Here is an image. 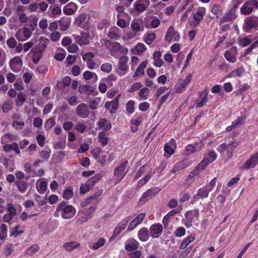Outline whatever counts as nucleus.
Returning a JSON list of instances; mask_svg holds the SVG:
<instances>
[{
    "instance_id": "nucleus-1",
    "label": "nucleus",
    "mask_w": 258,
    "mask_h": 258,
    "mask_svg": "<svg viewBox=\"0 0 258 258\" xmlns=\"http://www.w3.org/2000/svg\"><path fill=\"white\" fill-rule=\"evenodd\" d=\"M76 214V209L68 203L62 201L59 203L56 207L54 216L58 217L59 215L64 219H70L73 218Z\"/></svg>"
},
{
    "instance_id": "nucleus-2",
    "label": "nucleus",
    "mask_w": 258,
    "mask_h": 258,
    "mask_svg": "<svg viewBox=\"0 0 258 258\" xmlns=\"http://www.w3.org/2000/svg\"><path fill=\"white\" fill-rule=\"evenodd\" d=\"M238 146V143L237 142L232 140L228 143L224 142L220 144L217 147V150L226 158L228 160L232 157L233 153Z\"/></svg>"
},
{
    "instance_id": "nucleus-3",
    "label": "nucleus",
    "mask_w": 258,
    "mask_h": 258,
    "mask_svg": "<svg viewBox=\"0 0 258 258\" xmlns=\"http://www.w3.org/2000/svg\"><path fill=\"white\" fill-rule=\"evenodd\" d=\"M128 163V161L126 159H121L119 164L114 168L113 175L116 178L117 182H120L126 175L128 170L125 171V169Z\"/></svg>"
},
{
    "instance_id": "nucleus-4",
    "label": "nucleus",
    "mask_w": 258,
    "mask_h": 258,
    "mask_svg": "<svg viewBox=\"0 0 258 258\" xmlns=\"http://www.w3.org/2000/svg\"><path fill=\"white\" fill-rule=\"evenodd\" d=\"M206 13L205 7H199L196 12L192 14V21L190 22V26L196 27L200 25Z\"/></svg>"
},
{
    "instance_id": "nucleus-5",
    "label": "nucleus",
    "mask_w": 258,
    "mask_h": 258,
    "mask_svg": "<svg viewBox=\"0 0 258 258\" xmlns=\"http://www.w3.org/2000/svg\"><path fill=\"white\" fill-rule=\"evenodd\" d=\"M161 188L159 187H154L148 189L145 192L139 199L138 205L140 206L144 205L149 199H152L159 193Z\"/></svg>"
},
{
    "instance_id": "nucleus-6",
    "label": "nucleus",
    "mask_w": 258,
    "mask_h": 258,
    "mask_svg": "<svg viewBox=\"0 0 258 258\" xmlns=\"http://www.w3.org/2000/svg\"><path fill=\"white\" fill-rule=\"evenodd\" d=\"M131 219L132 217L129 216L126 217L120 221L114 228L113 234L110 237L109 241L112 240L114 238L119 235V234L126 228L127 225Z\"/></svg>"
},
{
    "instance_id": "nucleus-7",
    "label": "nucleus",
    "mask_w": 258,
    "mask_h": 258,
    "mask_svg": "<svg viewBox=\"0 0 258 258\" xmlns=\"http://www.w3.org/2000/svg\"><path fill=\"white\" fill-rule=\"evenodd\" d=\"M49 43V40L46 38L40 37L39 39L38 43L33 47L31 49V52L33 53H37L42 54Z\"/></svg>"
},
{
    "instance_id": "nucleus-8",
    "label": "nucleus",
    "mask_w": 258,
    "mask_h": 258,
    "mask_svg": "<svg viewBox=\"0 0 258 258\" xmlns=\"http://www.w3.org/2000/svg\"><path fill=\"white\" fill-rule=\"evenodd\" d=\"M192 75L188 74L185 79L180 78L175 86V91L177 93H181L186 90L187 84L191 81Z\"/></svg>"
},
{
    "instance_id": "nucleus-9",
    "label": "nucleus",
    "mask_w": 258,
    "mask_h": 258,
    "mask_svg": "<svg viewBox=\"0 0 258 258\" xmlns=\"http://www.w3.org/2000/svg\"><path fill=\"white\" fill-rule=\"evenodd\" d=\"M128 57L124 55L120 57L118 62V70L117 73L120 76L125 75L128 71L129 68L127 66Z\"/></svg>"
},
{
    "instance_id": "nucleus-10",
    "label": "nucleus",
    "mask_w": 258,
    "mask_h": 258,
    "mask_svg": "<svg viewBox=\"0 0 258 258\" xmlns=\"http://www.w3.org/2000/svg\"><path fill=\"white\" fill-rule=\"evenodd\" d=\"M185 219H183L182 223L186 228H190L192 225V222L194 218H198L199 217V212L198 210L188 211L184 214Z\"/></svg>"
},
{
    "instance_id": "nucleus-11",
    "label": "nucleus",
    "mask_w": 258,
    "mask_h": 258,
    "mask_svg": "<svg viewBox=\"0 0 258 258\" xmlns=\"http://www.w3.org/2000/svg\"><path fill=\"white\" fill-rule=\"evenodd\" d=\"M180 38L178 32L174 29L173 26L170 25L166 33L165 41L167 42H171L172 40L177 42L179 41Z\"/></svg>"
},
{
    "instance_id": "nucleus-12",
    "label": "nucleus",
    "mask_w": 258,
    "mask_h": 258,
    "mask_svg": "<svg viewBox=\"0 0 258 258\" xmlns=\"http://www.w3.org/2000/svg\"><path fill=\"white\" fill-rule=\"evenodd\" d=\"M211 191V190L206 185L200 188L197 194L193 196L191 203L194 204L198 202L199 199L207 198Z\"/></svg>"
},
{
    "instance_id": "nucleus-13",
    "label": "nucleus",
    "mask_w": 258,
    "mask_h": 258,
    "mask_svg": "<svg viewBox=\"0 0 258 258\" xmlns=\"http://www.w3.org/2000/svg\"><path fill=\"white\" fill-rule=\"evenodd\" d=\"M237 5H234L232 8L220 20V24L232 21L237 17Z\"/></svg>"
},
{
    "instance_id": "nucleus-14",
    "label": "nucleus",
    "mask_w": 258,
    "mask_h": 258,
    "mask_svg": "<svg viewBox=\"0 0 258 258\" xmlns=\"http://www.w3.org/2000/svg\"><path fill=\"white\" fill-rule=\"evenodd\" d=\"M143 20L140 19H134L131 22V28L135 35H138L145 30Z\"/></svg>"
},
{
    "instance_id": "nucleus-15",
    "label": "nucleus",
    "mask_w": 258,
    "mask_h": 258,
    "mask_svg": "<svg viewBox=\"0 0 258 258\" xmlns=\"http://www.w3.org/2000/svg\"><path fill=\"white\" fill-rule=\"evenodd\" d=\"M75 41L80 46L89 44L90 34L86 32H81V35H73Z\"/></svg>"
},
{
    "instance_id": "nucleus-16",
    "label": "nucleus",
    "mask_w": 258,
    "mask_h": 258,
    "mask_svg": "<svg viewBox=\"0 0 258 258\" xmlns=\"http://www.w3.org/2000/svg\"><path fill=\"white\" fill-rule=\"evenodd\" d=\"M163 230V226L160 223L153 224L149 228L150 234L153 238H159L162 235Z\"/></svg>"
},
{
    "instance_id": "nucleus-17",
    "label": "nucleus",
    "mask_w": 258,
    "mask_h": 258,
    "mask_svg": "<svg viewBox=\"0 0 258 258\" xmlns=\"http://www.w3.org/2000/svg\"><path fill=\"white\" fill-rule=\"evenodd\" d=\"M76 113L81 118H87L90 115V111L87 104L82 103L79 104L76 108Z\"/></svg>"
},
{
    "instance_id": "nucleus-18",
    "label": "nucleus",
    "mask_w": 258,
    "mask_h": 258,
    "mask_svg": "<svg viewBox=\"0 0 258 258\" xmlns=\"http://www.w3.org/2000/svg\"><path fill=\"white\" fill-rule=\"evenodd\" d=\"M9 65L12 71L18 73L22 67V59L20 56H16L10 60Z\"/></svg>"
},
{
    "instance_id": "nucleus-19",
    "label": "nucleus",
    "mask_w": 258,
    "mask_h": 258,
    "mask_svg": "<svg viewBox=\"0 0 258 258\" xmlns=\"http://www.w3.org/2000/svg\"><path fill=\"white\" fill-rule=\"evenodd\" d=\"M258 163V152L255 154L252 155L249 159L246 160L242 165L243 169H249L253 168Z\"/></svg>"
},
{
    "instance_id": "nucleus-20",
    "label": "nucleus",
    "mask_w": 258,
    "mask_h": 258,
    "mask_svg": "<svg viewBox=\"0 0 258 258\" xmlns=\"http://www.w3.org/2000/svg\"><path fill=\"white\" fill-rule=\"evenodd\" d=\"M245 29L247 30L258 27V18L255 16H249L244 21Z\"/></svg>"
},
{
    "instance_id": "nucleus-21",
    "label": "nucleus",
    "mask_w": 258,
    "mask_h": 258,
    "mask_svg": "<svg viewBox=\"0 0 258 258\" xmlns=\"http://www.w3.org/2000/svg\"><path fill=\"white\" fill-rule=\"evenodd\" d=\"M246 117L245 115L238 117L236 119L232 122L231 125L227 126L226 130L227 132H230L233 130L241 126L245 123Z\"/></svg>"
},
{
    "instance_id": "nucleus-22",
    "label": "nucleus",
    "mask_w": 258,
    "mask_h": 258,
    "mask_svg": "<svg viewBox=\"0 0 258 258\" xmlns=\"http://www.w3.org/2000/svg\"><path fill=\"white\" fill-rule=\"evenodd\" d=\"M150 2L148 0L142 1L139 0L134 3V8L138 12L141 13L146 10L149 6Z\"/></svg>"
},
{
    "instance_id": "nucleus-23",
    "label": "nucleus",
    "mask_w": 258,
    "mask_h": 258,
    "mask_svg": "<svg viewBox=\"0 0 258 258\" xmlns=\"http://www.w3.org/2000/svg\"><path fill=\"white\" fill-rule=\"evenodd\" d=\"M150 236L149 230L147 227H142L138 231V237L141 241H148Z\"/></svg>"
},
{
    "instance_id": "nucleus-24",
    "label": "nucleus",
    "mask_w": 258,
    "mask_h": 258,
    "mask_svg": "<svg viewBox=\"0 0 258 258\" xmlns=\"http://www.w3.org/2000/svg\"><path fill=\"white\" fill-rule=\"evenodd\" d=\"M139 243L134 239H131L125 243V248L128 251H133L138 249Z\"/></svg>"
},
{
    "instance_id": "nucleus-25",
    "label": "nucleus",
    "mask_w": 258,
    "mask_h": 258,
    "mask_svg": "<svg viewBox=\"0 0 258 258\" xmlns=\"http://www.w3.org/2000/svg\"><path fill=\"white\" fill-rule=\"evenodd\" d=\"M60 29L64 31L69 29L71 23V18L69 17H63L58 21Z\"/></svg>"
},
{
    "instance_id": "nucleus-26",
    "label": "nucleus",
    "mask_w": 258,
    "mask_h": 258,
    "mask_svg": "<svg viewBox=\"0 0 258 258\" xmlns=\"http://www.w3.org/2000/svg\"><path fill=\"white\" fill-rule=\"evenodd\" d=\"M255 9L250 4L246 1L240 8V13L243 15H249L251 14Z\"/></svg>"
},
{
    "instance_id": "nucleus-27",
    "label": "nucleus",
    "mask_w": 258,
    "mask_h": 258,
    "mask_svg": "<svg viewBox=\"0 0 258 258\" xmlns=\"http://www.w3.org/2000/svg\"><path fill=\"white\" fill-rule=\"evenodd\" d=\"M3 151L6 153H9L11 150H13L15 153L18 155L20 154V150L18 144L14 142L11 144H6L3 146Z\"/></svg>"
},
{
    "instance_id": "nucleus-28",
    "label": "nucleus",
    "mask_w": 258,
    "mask_h": 258,
    "mask_svg": "<svg viewBox=\"0 0 258 258\" xmlns=\"http://www.w3.org/2000/svg\"><path fill=\"white\" fill-rule=\"evenodd\" d=\"M188 165L187 161L185 160L178 161L174 165L171 172L173 173H176L177 171L186 168Z\"/></svg>"
},
{
    "instance_id": "nucleus-29",
    "label": "nucleus",
    "mask_w": 258,
    "mask_h": 258,
    "mask_svg": "<svg viewBox=\"0 0 258 258\" xmlns=\"http://www.w3.org/2000/svg\"><path fill=\"white\" fill-rule=\"evenodd\" d=\"M195 239V235L191 234L187 237L183 238L179 245V248L181 249H185L191 242Z\"/></svg>"
},
{
    "instance_id": "nucleus-30",
    "label": "nucleus",
    "mask_w": 258,
    "mask_h": 258,
    "mask_svg": "<svg viewBox=\"0 0 258 258\" xmlns=\"http://www.w3.org/2000/svg\"><path fill=\"white\" fill-rule=\"evenodd\" d=\"M15 184L21 193L25 192L28 187V182L24 180H16L15 181Z\"/></svg>"
},
{
    "instance_id": "nucleus-31",
    "label": "nucleus",
    "mask_w": 258,
    "mask_h": 258,
    "mask_svg": "<svg viewBox=\"0 0 258 258\" xmlns=\"http://www.w3.org/2000/svg\"><path fill=\"white\" fill-rule=\"evenodd\" d=\"M121 48V45L119 42H113L111 43V46L109 48L110 54L115 57L116 54L119 52V49Z\"/></svg>"
},
{
    "instance_id": "nucleus-32",
    "label": "nucleus",
    "mask_w": 258,
    "mask_h": 258,
    "mask_svg": "<svg viewBox=\"0 0 258 258\" xmlns=\"http://www.w3.org/2000/svg\"><path fill=\"white\" fill-rule=\"evenodd\" d=\"M80 243L76 241L65 243L63 244L64 248L68 251H72L74 249L78 248L80 246Z\"/></svg>"
},
{
    "instance_id": "nucleus-33",
    "label": "nucleus",
    "mask_w": 258,
    "mask_h": 258,
    "mask_svg": "<svg viewBox=\"0 0 258 258\" xmlns=\"http://www.w3.org/2000/svg\"><path fill=\"white\" fill-rule=\"evenodd\" d=\"M98 142L102 146H105L108 142L109 139L104 132H100L98 134Z\"/></svg>"
},
{
    "instance_id": "nucleus-34",
    "label": "nucleus",
    "mask_w": 258,
    "mask_h": 258,
    "mask_svg": "<svg viewBox=\"0 0 258 258\" xmlns=\"http://www.w3.org/2000/svg\"><path fill=\"white\" fill-rule=\"evenodd\" d=\"M83 77L85 80H89L92 79L94 82H96L98 79V76L95 73L88 71H86L84 73Z\"/></svg>"
},
{
    "instance_id": "nucleus-35",
    "label": "nucleus",
    "mask_w": 258,
    "mask_h": 258,
    "mask_svg": "<svg viewBox=\"0 0 258 258\" xmlns=\"http://www.w3.org/2000/svg\"><path fill=\"white\" fill-rule=\"evenodd\" d=\"M106 242V240L104 238H100L98 241L95 242L92 246L89 245V247L91 249L97 250L100 247L105 245Z\"/></svg>"
},
{
    "instance_id": "nucleus-36",
    "label": "nucleus",
    "mask_w": 258,
    "mask_h": 258,
    "mask_svg": "<svg viewBox=\"0 0 258 258\" xmlns=\"http://www.w3.org/2000/svg\"><path fill=\"white\" fill-rule=\"evenodd\" d=\"M26 100V95L21 92H19L17 96V99L16 100V104L18 106H21L23 105L24 103Z\"/></svg>"
},
{
    "instance_id": "nucleus-37",
    "label": "nucleus",
    "mask_w": 258,
    "mask_h": 258,
    "mask_svg": "<svg viewBox=\"0 0 258 258\" xmlns=\"http://www.w3.org/2000/svg\"><path fill=\"white\" fill-rule=\"evenodd\" d=\"M155 174V171L154 170L152 172H150V174H147L145 177L142 178L138 182V186L139 187H142L145 184L149 181L151 179V177Z\"/></svg>"
},
{
    "instance_id": "nucleus-38",
    "label": "nucleus",
    "mask_w": 258,
    "mask_h": 258,
    "mask_svg": "<svg viewBox=\"0 0 258 258\" xmlns=\"http://www.w3.org/2000/svg\"><path fill=\"white\" fill-rule=\"evenodd\" d=\"M160 24V21L159 18L157 17H153V19L152 20L150 25L147 24L146 23L145 24V26L147 28H157Z\"/></svg>"
},
{
    "instance_id": "nucleus-39",
    "label": "nucleus",
    "mask_w": 258,
    "mask_h": 258,
    "mask_svg": "<svg viewBox=\"0 0 258 258\" xmlns=\"http://www.w3.org/2000/svg\"><path fill=\"white\" fill-rule=\"evenodd\" d=\"M244 72V69L243 67L239 68L231 72L228 77L230 78L241 77Z\"/></svg>"
},
{
    "instance_id": "nucleus-40",
    "label": "nucleus",
    "mask_w": 258,
    "mask_h": 258,
    "mask_svg": "<svg viewBox=\"0 0 258 258\" xmlns=\"http://www.w3.org/2000/svg\"><path fill=\"white\" fill-rule=\"evenodd\" d=\"M147 64V61L145 60L142 62V63L137 68L134 76H138L140 75H143L144 74V69L146 67Z\"/></svg>"
},
{
    "instance_id": "nucleus-41",
    "label": "nucleus",
    "mask_w": 258,
    "mask_h": 258,
    "mask_svg": "<svg viewBox=\"0 0 258 258\" xmlns=\"http://www.w3.org/2000/svg\"><path fill=\"white\" fill-rule=\"evenodd\" d=\"M78 91L81 94H89L93 92V88L88 85H81Z\"/></svg>"
},
{
    "instance_id": "nucleus-42",
    "label": "nucleus",
    "mask_w": 258,
    "mask_h": 258,
    "mask_svg": "<svg viewBox=\"0 0 258 258\" xmlns=\"http://www.w3.org/2000/svg\"><path fill=\"white\" fill-rule=\"evenodd\" d=\"M120 98V95H118L115 98L111 101V109L110 111L111 113H114L117 109L119 105V99Z\"/></svg>"
},
{
    "instance_id": "nucleus-43",
    "label": "nucleus",
    "mask_w": 258,
    "mask_h": 258,
    "mask_svg": "<svg viewBox=\"0 0 258 258\" xmlns=\"http://www.w3.org/2000/svg\"><path fill=\"white\" fill-rule=\"evenodd\" d=\"M102 192H97L94 194L93 195L90 196L86 200L87 203H91V201H94L96 204H98L100 201V196L102 194Z\"/></svg>"
},
{
    "instance_id": "nucleus-44",
    "label": "nucleus",
    "mask_w": 258,
    "mask_h": 258,
    "mask_svg": "<svg viewBox=\"0 0 258 258\" xmlns=\"http://www.w3.org/2000/svg\"><path fill=\"white\" fill-rule=\"evenodd\" d=\"M74 196L73 188L69 186L63 191L62 197L66 200H70Z\"/></svg>"
},
{
    "instance_id": "nucleus-45",
    "label": "nucleus",
    "mask_w": 258,
    "mask_h": 258,
    "mask_svg": "<svg viewBox=\"0 0 258 258\" xmlns=\"http://www.w3.org/2000/svg\"><path fill=\"white\" fill-rule=\"evenodd\" d=\"M222 7L218 5H214L212 9L211 13L216 16L218 18L222 15Z\"/></svg>"
},
{
    "instance_id": "nucleus-46",
    "label": "nucleus",
    "mask_w": 258,
    "mask_h": 258,
    "mask_svg": "<svg viewBox=\"0 0 258 258\" xmlns=\"http://www.w3.org/2000/svg\"><path fill=\"white\" fill-rule=\"evenodd\" d=\"M76 222L78 225H82L83 223L87 222L88 219L82 213L79 212L78 215L76 217Z\"/></svg>"
},
{
    "instance_id": "nucleus-47",
    "label": "nucleus",
    "mask_w": 258,
    "mask_h": 258,
    "mask_svg": "<svg viewBox=\"0 0 258 258\" xmlns=\"http://www.w3.org/2000/svg\"><path fill=\"white\" fill-rule=\"evenodd\" d=\"M156 37V34L154 33H147L145 36L144 41L148 45H150L155 40Z\"/></svg>"
},
{
    "instance_id": "nucleus-48",
    "label": "nucleus",
    "mask_w": 258,
    "mask_h": 258,
    "mask_svg": "<svg viewBox=\"0 0 258 258\" xmlns=\"http://www.w3.org/2000/svg\"><path fill=\"white\" fill-rule=\"evenodd\" d=\"M203 170L197 166L188 175L187 179H191L198 176Z\"/></svg>"
},
{
    "instance_id": "nucleus-49",
    "label": "nucleus",
    "mask_w": 258,
    "mask_h": 258,
    "mask_svg": "<svg viewBox=\"0 0 258 258\" xmlns=\"http://www.w3.org/2000/svg\"><path fill=\"white\" fill-rule=\"evenodd\" d=\"M13 107V104L10 101H5L1 106L3 112L5 113H8Z\"/></svg>"
},
{
    "instance_id": "nucleus-50",
    "label": "nucleus",
    "mask_w": 258,
    "mask_h": 258,
    "mask_svg": "<svg viewBox=\"0 0 258 258\" xmlns=\"http://www.w3.org/2000/svg\"><path fill=\"white\" fill-rule=\"evenodd\" d=\"M208 96H207V94H206L201 100H197L196 101V107L200 108L204 106L208 101Z\"/></svg>"
},
{
    "instance_id": "nucleus-51",
    "label": "nucleus",
    "mask_w": 258,
    "mask_h": 258,
    "mask_svg": "<svg viewBox=\"0 0 258 258\" xmlns=\"http://www.w3.org/2000/svg\"><path fill=\"white\" fill-rule=\"evenodd\" d=\"M99 127L103 128L104 131H107L111 128V125L107 124V120L106 118H102L99 121Z\"/></svg>"
},
{
    "instance_id": "nucleus-52",
    "label": "nucleus",
    "mask_w": 258,
    "mask_h": 258,
    "mask_svg": "<svg viewBox=\"0 0 258 258\" xmlns=\"http://www.w3.org/2000/svg\"><path fill=\"white\" fill-rule=\"evenodd\" d=\"M19 225H16L14 227L11 229L10 232L11 235H14L15 237H17L19 235L24 233L23 230H19Z\"/></svg>"
},
{
    "instance_id": "nucleus-53",
    "label": "nucleus",
    "mask_w": 258,
    "mask_h": 258,
    "mask_svg": "<svg viewBox=\"0 0 258 258\" xmlns=\"http://www.w3.org/2000/svg\"><path fill=\"white\" fill-rule=\"evenodd\" d=\"M31 34L32 31L30 29L27 27H25L23 30V35L25 38L24 39H20L17 36V34L16 35V38L19 41H24L29 39L31 37Z\"/></svg>"
},
{
    "instance_id": "nucleus-54",
    "label": "nucleus",
    "mask_w": 258,
    "mask_h": 258,
    "mask_svg": "<svg viewBox=\"0 0 258 258\" xmlns=\"http://www.w3.org/2000/svg\"><path fill=\"white\" fill-rule=\"evenodd\" d=\"M117 29L118 28L117 27L110 29L108 32L107 36L110 39L117 40L119 36L116 32L115 30Z\"/></svg>"
},
{
    "instance_id": "nucleus-55",
    "label": "nucleus",
    "mask_w": 258,
    "mask_h": 258,
    "mask_svg": "<svg viewBox=\"0 0 258 258\" xmlns=\"http://www.w3.org/2000/svg\"><path fill=\"white\" fill-rule=\"evenodd\" d=\"M186 233V230L183 227H179L175 229L174 235L177 237L183 236Z\"/></svg>"
},
{
    "instance_id": "nucleus-56",
    "label": "nucleus",
    "mask_w": 258,
    "mask_h": 258,
    "mask_svg": "<svg viewBox=\"0 0 258 258\" xmlns=\"http://www.w3.org/2000/svg\"><path fill=\"white\" fill-rule=\"evenodd\" d=\"M87 18L86 14H80L75 20V24L77 26H80L81 24L85 21Z\"/></svg>"
},
{
    "instance_id": "nucleus-57",
    "label": "nucleus",
    "mask_w": 258,
    "mask_h": 258,
    "mask_svg": "<svg viewBox=\"0 0 258 258\" xmlns=\"http://www.w3.org/2000/svg\"><path fill=\"white\" fill-rule=\"evenodd\" d=\"M135 102L133 100H130L126 104V110L128 114H132L135 111Z\"/></svg>"
},
{
    "instance_id": "nucleus-58",
    "label": "nucleus",
    "mask_w": 258,
    "mask_h": 258,
    "mask_svg": "<svg viewBox=\"0 0 258 258\" xmlns=\"http://www.w3.org/2000/svg\"><path fill=\"white\" fill-rule=\"evenodd\" d=\"M7 237V226L3 224L1 227L0 231V239L2 240H5Z\"/></svg>"
},
{
    "instance_id": "nucleus-59",
    "label": "nucleus",
    "mask_w": 258,
    "mask_h": 258,
    "mask_svg": "<svg viewBox=\"0 0 258 258\" xmlns=\"http://www.w3.org/2000/svg\"><path fill=\"white\" fill-rule=\"evenodd\" d=\"M224 55L226 59L230 62L234 63L236 61V57L229 51H226Z\"/></svg>"
},
{
    "instance_id": "nucleus-60",
    "label": "nucleus",
    "mask_w": 258,
    "mask_h": 258,
    "mask_svg": "<svg viewBox=\"0 0 258 258\" xmlns=\"http://www.w3.org/2000/svg\"><path fill=\"white\" fill-rule=\"evenodd\" d=\"M210 163V159L205 158L198 164L197 166H198V167H199L200 169L204 170Z\"/></svg>"
},
{
    "instance_id": "nucleus-61",
    "label": "nucleus",
    "mask_w": 258,
    "mask_h": 258,
    "mask_svg": "<svg viewBox=\"0 0 258 258\" xmlns=\"http://www.w3.org/2000/svg\"><path fill=\"white\" fill-rule=\"evenodd\" d=\"M147 166V164H145L142 165L138 170V171L136 172L134 178L135 180H136L141 177L142 175L145 172L146 168Z\"/></svg>"
},
{
    "instance_id": "nucleus-62",
    "label": "nucleus",
    "mask_w": 258,
    "mask_h": 258,
    "mask_svg": "<svg viewBox=\"0 0 258 258\" xmlns=\"http://www.w3.org/2000/svg\"><path fill=\"white\" fill-rule=\"evenodd\" d=\"M55 124V119L53 118H50L46 121L44 127L46 130H50Z\"/></svg>"
},
{
    "instance_id": "nucleus-63",
    "label": "nucleus",
    "mask_w": 258,
    "mask_h": 258,
    "mask_svg": "<svg viewBox=\"0 0 258 258\" xmlns=\"http://www.w3.org/2000/svg\"><path fill=\"white\" fill-rule=\"evenodd\" d=\"M100 69L102 71L104 72L109 73L112 71V64L108 62L103 63L101 66Z\"/></svg>"
},
{
    "instance_id": "nucleus-64",
    "label": "nucleus",
    "mask_w": 258,
    "mask_h": 258,
    "mask_svg": "<svg viewBox=\"0 0 258 258\" xmlns=\"http://www.w3.org/2000/svg\"><path fill=\"white\" fill-rule=\"evenodd\" d=\"M47 188V183L45 181L40 182L39 186L37 187V191L41 194H43L46 190Z\"/></svg>"
}]
</instances>
